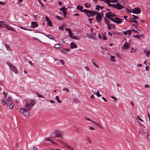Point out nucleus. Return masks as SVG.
Here are the masks:
<instances>
[{
	"mask_svg": "<svg viewBox=\"0 0 150 150\" xmlns=\"http://www.w3.org/2000/svg\"><path fill=\"white\" fill-rule=\"evenodd\" d=\"M35 100H30L25 103V108H20L19 112L23 115L25 117H27L29 115V111L30 110L31 108L35 104Z\"/></svg>",
	"mask_w": 150,
	"mask_h": 150,
	"instance_id": "obj_1",
	"label": "nucleus"
},
{
	"mask_svg": "<svg viewBox=\"0 0 150 150\" xmlns=\"http://www.w3.org/2000/svg\"><path fill=\"white\" fill-rule=\"evenodd\" d=\"M12 99V98L10 96H9L7 99H2L1 100V103L3 106H8V105Z\"/></svg>",
	"mask_w": 150,
	"mask_h": 150,
	"instance_id": "obj_2",
	"label": "nucleus"
},
{
	"mask_svg": "<svg viewBox=\"0 0 150 150\" xmlns=\"http://www.w3.org/2000/svg\"><path fill=\"white\" fill-rule=\"evenodd\" d=\"M83 11L86 13H88L91 15H93V16L98 13V12L95 11H90L86 9L83 10Z\"/></svg>",
	"mask_w": 150,
	"mask_h": 150,
	"instance_id": "obj_3",
	"label": "nucleus"
},
{
	"mask_svg": "<svg viewBox=\"0 0 150 150\" xmlns=\"http://www.w3.org/2000/svg\"><path fill=\"white\" fill-rule=\"evenodd\" d=\"M7 64L13 71L16 74H17L18 73L17 68L13 66L12 64L8 62H7Z\"/></svg>",
	"mask_w": 150,
	"mask_h": 150,
	"instance_id": "obj_4",
	"label": "nucleus"
},
{
	"mask_svg": "<svg viewBox=\"0 0 150 150\" xmlns=\"http://www.w3.org/2000/svg\"><path fill=\"white\" fill-rule=\"evenodd\" d=\"M96 15V21L98 23H100L102 19L100 13L98 12V13Z\"/></svg>",
	"mask_w": 150,
	"mask_h": 150,
	"instance_id": "obj_5",
	"label": "nucleus"
},
{
	"mask_svg": "<svg viewBox=\"0 0 150 150\" xmlns=\"http://www.w3.org/2000/svg\"><path fill=\"white\" fill-rule=\"evenodd\" d=\"M114 8L118 10H120L124 8L120 3H117L116 4H114Z\"/></svg>",
	"mask_w": 150,
	"mask_h": 150,
	"instance_id": "obj_6",
	"label": "nucleus"
},
{
	"mask_svg": "<svg viewBox=\"0 0 150 150\" xmlns=\"http://www.w3.org/2000/svg\"><path fill=\"white\" fill-rule=\"evenodd\" d=\"M132 12L135 14H139L141 12V10L138 8H136L133 9Z\"/></svg>",
	"mask_w": 150,
	"mask_h": 150,
	"instance_id": "obj_7",
	"label": "nucleus"
},
{
	"mask_svg": "<svg viewBox=\"0 0 150 150\" xmlns=\"http://www.w3.org/2000/svg\"><path fill=\"white\" fill-rule=\"evenodd\" d=\"M54 133L56 137H59L61 138H62V135L61 134L60 132L58 130H56Z\"/></svg>",
	"mask_w": 150,
	"mask_h": 150,
	"instance_id": "obj_8",
	"label": "nucleus"
},
{
	"mask_svg": "<svg viewBox=\"0 0 150 150\" xmlns=\"http://www.w3.org/2000/svg\"><path fill=\"white\" fill-rule=\"evenodd\" d=\"M38 25L37 22L35 21H33L31 23V25H30V27L31 28H34L36 27H38Z\"/></svg>",
	"mask_w": 150,
	"mask_h": 150,
	"instance_id": "obj_9",
	"label": "nucleus"
},
{
	"mask_svg": "<svg viewBox=\"0 0 150 150\" xmlns=\"http://www.w3.org/2000/svg\"><path fill=\"white\" fill-rule=\"evenodd\" d=\"M115 23L117 24H120L122 23V19L120 18H119L117 17H116L115 18Z\"/></svg>",
	"mask_w": 150,
	"mask_h": 150,
	"instance_id": "obj_10",
	"label": "nucleus"
},
{
	"mask_svg": "<svg viewBox=\"0 0 150 150\" xmlns=\"http://www.w3.org/2000/svg\"><path fill=\"white\" fill-rule=\"evenodd\" d=\"M70 44L71 48V49L76 48L77 47V45L74 42H71Z\"/></svg>",
	"mask_w": 150,
	"mask_h": 150,
	"instance_id": "obj_11",
	"label": "nucleus"
},
{
	"mask_svg": "<svg viewBox=\"0 0 150 150\" xmlns=\"http://www.w3.org/2000/svg\"><path fill=\"white\" fill-rule=\"evenodd\" d=\"M4 28L8 29V30L12 31H13L15 32L16 30L13 27L8 25L6 27H4Z\"/></svg>",
	"mask_w": 150,
	"mask_h": 150,
	"instance_id": "obj_12",
	"label": "nucleus"
},
{
	"mask_svg": "<svg viewBox=\"0 0 150 150\" xmlns=\"http://www.w3.org/2000/svg\"><path fill=\"white\" fill-rule=\"evenodd\" d=\"M129 47V44L126 42V43L124 45L122 49H124L125 50H126L128 49Z\"/></svg>",
	"mask_w": 150,
	"mask_h": 150,
	"instance_id": "obj_13",
	"label": "nucleus"
},
{
	"mask_svg": "<svg viewBox=\"0 0 150 150\" xmlns=\"http://www.w3.org/2000/svg\"><path fill=\"white\" fill-rule=\"evenodd\" d=\"M83 8V7L80 5H78L76 7L77 9L83 12V10H82Z\"/></svg>",
	"mask_w": 150,
	"mask_h": 150,
	"instance_id": "obj_14",
	"label": "nucleus"
},
{
	"mask_svg": "<svg viewBox=\"0 0 150 150\" xmlns=\"http://www.w3.org/2000/svg\"><path fill=\"white\" fill-rule=\"evenodd\" d=\"M71 38L76 40H79L80 39V37L78 36H71Z\"/></svg>",
	"mask_w": 150,
	"mask_h": 150,
	"instance_id": "obj_15",
	"label": "nucleus"
},
{
	"mask_svg": "<svg viewBox=\"0 0 150 150\" xmlns=\"http://www.w3.org/2000/svg\"><path fill=\"white\" fill-rule=\"evenodd\" d=\"M56 136L55 135V134L54 133H52L50 134V137L52 138H54L56 137Z\"/></svg>",
	"mask_w": 150,
	"mask_h": 150,
	"instance_id": "obj_16",
	"label": "nucleus"
},
{
	"mask_svg": "<svg viewBox=\"0 0 150 150\" xmlns=\"http://www.w3.org/2000/svg\"><path fill=\"white\" fill-rule=\"evenodd\" d=\"M61 51L62 52V53L65 54L66 51H69V50L68 49H63V50H61Z\"/></svg>",
	"mask_w": 150,
	"mask_h": 150,
	"instance_id": "obj_17",
	"label": "nucleus"
},
{
	"mask_svg": "<svg viewBox=\"0 0 150 150\" xmlns=\"http://www.w3.org/2000/svg\"><path fill=\"white\" fill-rule=\"evenodd\" d=\"M57 101V102L60 103H62V101L59 100V97L58 96H56L55 97Z\"/></svg>",
	"mask_w": 150,
	"mask_h": 150,
	"instance_id": "obj_18",
	"label": "nucleus"
},
{
	"mask_svg": "<svg viewBox=\"0 0 150 150\" xmlns=\"http://www.w3.org/2000/svg\"><path fill=\"white\" fill-rule=\"evenodd\" d=\"M0 24H3V25L6 26L7 27L8 26V23L5 21H0Z\"/></svg>",
	"mask_w": 150,
	"mask_h": 150,
	"instance_id": "obj_19",
	"label": "nucleus"
},
{
	"mask_svg": "<svg viewBox=\"0 0 150 150\" xmlns=\"http://www.w3.org/2000/svg\"><path fill=\"white\" fill-rule=\"evenodd\" d=\"M104 20L105 23L107 25H108L109 24L110 21L107 20L106 17L104 18Z\"/></svg>",
	"mask_w": 150,
	"mask_h": 150,
	"instance_id": "obj_20",
	"label": "nucleus"
},
{
	"mask_svg": "<svg viewBox=\"0 0 150 150\" xmlns=\"http://www.w3.org/2000/svg\"><path fill=\"white\" fill-rule=\"evenodd\" d=\"M96 125L101 129L103 128V127H102L99 122L97 123Z\"/></svg>",
	"mask_w": 150,
	"mask_h": 150,
	"instance_id": "obj_21",
	"label": "nucleus"
},
{
	"mask_svg": "<svg viewBox=\"0 0 150 150\" xmlns=\"http://www.w3.org/2000/svg\"><path fill=\"white\" fill-rule=\"evenodd\" d=\"M110 59L112 61L116 62V60L115 59V57L113 56H111L110 57Z\"/></svg>",
	"mask_w": 150,
	"mask_h": 150,
	"instance_id": "obj_22",
	"label": "nucleus"
},
{
	"mask_svg": "<svg viewBox=\"0 0 150 150\" xmlns=\"http://www.w3.org/2000/svg\"><path fill=\"white\" fill-rule=\"evenodd\" d=\"M108 25V28L109 30L111 29V27H112L113 25V24H109Z\"/></svg>",
	"mask_w": 150,
	"mask_h": 150,
	"instance_id": "obj_23",
	"label": "nucleus"
},
{
	"mask_svg": "<svg viewBox=\"0 0 150 150\" xmlns=\"http://www.w3.org/2000/svg\"><path fill=\"white\" fill-rule=\"evenodd\" d=\"M4 45L6 48L7 50H10V47L9 45L7 44H4Z\"/></svg>",
	"mask_w": 150,
	"mask_h": 150,
	"instance_id": "obj_24",
	"label": "nucleus"
},
{
	"mask_svg": "<svg viewBox=\"0 0 150 150\" xmlns=\"http://www.w3.org/2000/svg\"><path fill=\"white\" fill-rule=\"evenodd\" d=\"M84 6L86 8H89L91 6V5L88 3H86L84 4Z\"/></svg>",
	"mask_w": 150,
	"mask_h": 150,
	"instance_id": "obj_25",
	"label": "nucleus"
},
{
	"mask_svg": "<svg viewBox=\"0 0 150 150\" xmlns=\"http://www.w3.org/2000/svg\"><path fill=\"white\" fill-rule=\"evenodd\" d=\"M60 46V45L59 44H55L54 45V47L55 49L59 48Z\"/></svg>",
	"mask_w": 150,
	"mask_h": 150,
	"instance_id": "obj_26",
	"label": "nucleus"
},
{
	"mask_svg": "<svg viewBox=\"0 0 150 150\" xmlns=\"http://www.w3.org/2000/svg\"><path fill=\"white\" fill-rule=\"evenodd\" d=\"M46 36L48 37L49 38L52 40H54V37H52V36L51 35H46Z\"/></svg>",
	"mask_w": 150,
	"mask_h": 150,
	"instance_id": "obj_27",
	"label": "nucleus"
},
{
	"mask_svg": "<svg viewBox=\"0 0 150 150\" xmlns=\"http://www.w3.org/2000/svg\"><path fill=\"white\" fill-rule=\"evenodd\" d=\"M110 2L106 3L108 5L109 7H112L114 8V4H112L109 3Z\"/></svg>",
	"mask_w": 150,
	"mask_h": 150,
	"instance_id": "obj_28",
	"label": "nucleus"
},
{
	"mask_svg": "<svg viewBox=\"0 0 150 150\" xmlns=\"http://www.w3.org/2000/svg\"><path fill=\"white\" fill-rule=\"evenodd\" d=\"M47 25H49L50 27H52V22L51 21L47 22Z\"/></svg>",
	"mask_w": 150,
	"mask_h": 150,
	"instance_id": "obj_29",
	"label": "nucleus"
},
{
	"mask_svg": "<svg viewBox=\"0 0 150 150\" xmlns=\"http://www.w3.org/2000/svg\"><path fill=\"white\" fill-rule=\"evenodd\" d=\"M112 13L110 12H108L105 13V16L107 18L110 17V14H112Z\"/></svg>",
	"mask_w": 150,
	"mask_h": 150,
	"instance_id": "obj_30",
	"label": "nucleus"
},
{
	"mask_svg": "<svg viewBox=\"0 0 150 150\" xmlns=\"http://www.w3.org/2000/svg\"><path fill=\"white\" fill-rule=\"evenodd\" d=\"M3 94L4 95V98H3V99H6V98L7 97V93H6L5 92L3 91Z\"/></svg>",
	"mask_w": 150,
	"mask_h": 150,
	"instance_id": "obj_31",
	"label": "nucleus"
},
{
	"mask_svg": "<svg viewBox=\"0 0 150 150\" xmlns=\"http://www.w3.org/2000/svg\"><path fill=\"white\" fill-rule=\"evenodd\" d=\"M74 101L76 103H78L80 102V101L77 98H74L73 99Z\"/></svg>",
	"mask_w": 150,
	"mask_h": 150,
	"instance_id": "obj_32",
	"label": "nucleus"
},
{
	"mask_svg": "<svg viewBox=\"0 0 150 150\" xmlns=\"http://www.w3.org/2000/svg\"><path fill=\"white\" fill-rule=\"evenodd\" d=\"M68 32L69 33V35L70 37L71 38V36H73L72 33L71 32V30L70 29L68 31Z\"/></svg>",
	"mask_w": 150,
	"mask_h": 150,
	"instance_id": "obj_33",
	"label": "nucleus"
},
{
	"mask_svg": "<svg viewBox=\"0 0 150 150\" xmlns=\"http://www.w3.org/2000/svg\"><path fill=\"white\" fill-rule=\"evenodd\" d=\"M14 105L13 103H11V104H10V106H9V108L10 109H12L13 108Z\"/></svg>",
	"mask_w": 150,
	"mask_h": 150,
	"instance_id": "obj_34",
	"label": "nucleus"
},
{
	"mask_svg": "<svg viewBox=\"0 0 150 150\" xmlns=\"http://www.w3.org/2000/svg\"><path fill=\"white\" fill-rule=\"evenodd\" d=\"M64 25H62V26L59 27V29L61 31H63L64 30Z\"/></svg>",
	"mask_w": 150,
	"mask_h": 150,
	"instance_id": "obj_35",
	"label": "nucleus"
},
{
	"mask_svg": "<svg viewBox=\"0 0 150 150\" xmlns=\"http://www.w3.org/2000/svg\"><path fill=\"white\" fill-rule=\"evenodd\" d=\"M96 94L97 97H100L101 96V95L100 94L98 91H97Z\"/></svg>",
	"mask_w": 150,
	"mask_h": 150,
	"instance_id": "obj_36",
	"label": "nucleus"
},
{
	"mask_svg": "<svg viewBox=\"0 0 150 150\" xmlns=\"http://www.w3.org/2000/svg\"><path fill=\"white\" fill-rule=\"evenodd\" d=\"M133 37L134 38H138V39H139V40L140 39V36L139 35H133Z\"/></svg>",
	"mask_w": 150,
	"mask_h": 150,
	"instance_id": "obj_37",
	"label": "nucleus"
},
{
	"mask_svg": "<svg viewBox=\"0 0 150 150\" xmlns=\"http://www.w3.org/2000/svg\"><path fill=\"white\" fill-rule=\"evenodd\" d=\"M56 17L59 20H61L63 19L62 17L58 16H57Z\"/></svg>",
	"mask_w": 150,
	"mask_h": 150,
	"instance_id": "obj_38",
	"label": "nucleus"
},
{
	"mask_svg": "<svg viewBox=\"0 0 150 150\" xmlns=\"http://www.w3.org/2000/svg\"><path fill=\"white\" fill-rule=\"evenodd\" d=\"M108 18L110 19V20H111L112 22H115V19L114 20L113 18H111L110 17H108Z\"/></svg>",
	"mask_w": 150,
	"mask_h": 150,
	"instance_id": "obj_39",
	"label": "nucleus"
},
{
	"mask_svg": "<svg viewBox=\"0 0 150 150\" xmlns=\"http://www.w3.org/2000/svg\"><path fill=\"white\" fill-rule=\"evenodd\" d=\"M85 119L87 121H89L91 122H92V120H91L90 118H88L86 117H85Z\"/></svg>",
	"mask_w": 150,
	"mask_h": 150,
	"instance_id": "obj_40",
	"label": "nucleus"
},
{
	"mask_svg": "<svg viewBox=\"0 0 150 150\" xmlns=\"http://www.w3.org/2000/svg\"><path fill=\"white\" fill-rule=\"evenodd\" d=\"M60 63L62 64V65H64V62L63 60L62 59H61L60 60Z\"/></svg>",
	"mask_w": 150,
	"mask_h": 150,
	"instance_id": "obj_41",
	"label": "nucleus"
},
{
	"mask_svg": "<svg viewBox=\"0 0 150 150\" xmlns=\"http://www.w3.org/2000/svg\"><path fill=\"white\" fill-rule=\"evenodd\" d=\"M96 6L97 7H98V8H101L102 9H103L104 8L103 7L100 6L98 5H97Z\"/></svg>",
	"mask_w": 150,
	"mask_h": 150,
	"instance_id": "obj_42",
	"label": "nucleus"
},
{
	"mask_svg": "<svg viewBox=\"0 0 150 150\" xmlns=\"http://www.w3.org/2000/svg\"><path fill=\"white\" fill-rule=\"evenodd\" d=\"M103 37V39L105 40H107V38L106 36L104 35H102Z\"/></svg>",
	"mask_w": 150,
	"mask_h": 150,
	"instance_id": "obj_43",
	"label": "nucleus"
},
{
	"mask_svg": "<svg viewBox=\"0 0 150 150\" xmlns=\"http://www.w3.org/2000/svg\"><path fill=\"white\" fill-rule=\"evenodd\" d=\"M63 91H67V92H69V89L67 88H64L63 89Z\"/></svg>",
	"mask_w": 150,
	"mask_h": 150,
	"instance_id": "obj_44",
	"label": "nucleus"
},
{
	"mask_svg": "<svg viewBox=\"0 0 150 150\" xmlns=\"http://www.w3.org/2000/svg\"><path fill=\"white\" fill-rule=\"evenodd\" d=\"M137 118L141 122H142L143 121V120L140 118L139 115H138L137 116Z\"/></svg>",
	"mask_w": 150,
	"mask_h": 150,
	"instance_id": "obj_45",
	"label": "nucleus"
},
{
	"mask_svg": "<svg viewBox=\"0 0 150 150\" xmlns=\"http://www.w3.org/2000/svg\"><path fill=\"white\" fill-rule=\"evenodd\" d=\"M37 95H38V97H39V98H42L43 97V96L42 95H41L40 94H39L38 93H37Z\"/></svg>",
	"mask_w": 150,
	"mask_h": 150,
	"instance_id": "obj_46",
	"label": "nucleus"
},
{
	"mask_svg": "<svg viewBox=\"0 0 150 150\" xmlns=\"http://www.w3.org/2000/svg\"><path fill=\"white\" fill-rule=\"evenodd\" d=\"M133 18H132L131 19H138V17L136 16H135L134 15H133Z\"/></svg>",
	"mask_w": 150,
	"mask_h": 150,
	"instance_id": "obj_47",
	"label": "nucleus"
},
{
	"mask_svg": "<svg viewBox=\"0 0 150 150\" xmlns=\"http://www.w3.org/2000/svg\"><path fill=\"white\" fill-rule=\"evenodd\" d=\"M129 21L130 22H134L135 23H137V22L136 21V20H130Z\"/></svg>",
	"mask_w": 150,
	"mask_h": 150,
	"instance_id": "obj_48",
	"label": "nucleus"
},
{
	"mask_svg": "<svg viewBox=\"0 0 150 150\" xmlns=\"http://www.w3.org/2000/svg\"><path fill=\"white\" fill-rule=\"evenodd\" d=\"M60 142H61V143H62V144H63V145L65 146H67V144H66V143H64V142H62L61 141H60Z\"/></svg>",
	"mask_w": 150,
	"mask_h": 150,
	"instance_id": "obj_49",
	"label": "nucleus"
},
{
	"mask_svg": "<svg viewBox=\"0 0 150 150\" xmlns=\"http://www.w3.org/2000/svg\"><path fill=\"white\" fill-rule=\"evenodd\" d=\"M111 3H116L118 1L117 0H111Z\"/></svg>",
	"mask_w": 150,
	"mask_h": 150,
	"instance_id": "obj_50",
	"label": "nucleus"
},
{
	"mask_svg": "<svg viewBox=\"0 0 150 150\" xmlns=\"http://www.w3.org/2000/svg\"><path fill=\"white\" fill-rule=\"evenodd\" d=\"M93 18H89L88 19V21H89V22L91 23H93V22L92 21L93 20Z\"/></svg>",
	"mask_w": 150,
	"mask_h": 150,
	"instance_id": "obj_51",
	"label": "nucleus"
},
{
	"mask_svg": "<svg viewBox=\"0 0 150 150\" xmlns=\"http://www.w3.org/2000/svg\"><path fill=\"white\" fill-rule=\"evenodd\" d=\"M60 10L61 11H64V6L62 8H60Z\"/></svg>",
	"mask_w": 150,
	"mask_h": 150,
	"instance_id": "obj_52",
	"label": "nucleus"
},
{
	"mask_svg": "<svg viewBox=\"0 0 150 150\" xmlns=\"http://www.w3.org/2000/svg\"><path fill=\"white\" fill-rule=\"evenodd\" d=\"M93 64L97 68H98L99 67V66L97 65L95 62H93Z\"/></svg>",
	"mask_w": 150,
	"mask_h": 150,
	"instance_id": "obj_53",
	"label": "nucleus"
},
{
	"mask_svg": "<svg viewBox=\"0 0 150 150\" xmlns=\"http://www.w3.org/2000/svg\"><path fill=\"white\" fill-rule=\"evenodd\" d=\"M46 21L47 22H48L49 21H50V20L48 18V17L47 16H46Z\"/></svg>",
	"mask_w": 150,
	"mask_h": 150,
	"instance_id": "obj_54",
	"label": "nucleus"
},
{
	"mask_svg": "<svg viewBox=\"0 0 150 150\" xmlns=\"http://www.w3.org/2000/svg\"><path fill=\"white\" fill-rule=\"evenodd\" d=\"M110 17H115L116 15L114 13L110 14Z\"/></svg>",
	"mask_w": 150,
	"mask_h": 150,
	"instance_id": "obj_55",
	"label": "nucleus"
},
{
	"mask_svg": "<svg viewBox=\"0 0 150 150\" xmlns=\"http://www.w3.org/2000/svg\"><path fill=\"white\" fill-rule=\"evenodd\" d=\"M131 30H127V33L129 35H130L131 34Z\"/></svg>",
	"mask_w": 150,
	"mask_h": 150,
	"instance_id": "obj_56",
	"label": "nucleus"
},
{
	"mask_svg": "<svg viewBox=\"0 0 150 150\" xmlns=\"http://www.w3.org/2000/svg\"><path fill=\"white\" fill-rule=\"evenodd\" d=\"M87 13V15L88 17L93 16V15H91V14H88V13Z\"/></svg>",
	"mask_w": 150,
	"mask_h": 150,
	"instance_id": "obj_57",
	"label": "nucleus"
},
{
	"mask_svg": "<svg viewBox=\"0 0 150 150\" xmlns=\"http://www.w3.org/2000/svg\"><path fill=\"white\" fill-rule=\"evenodd\" d=\"M63 13V15L65 17H66V14H67V13L65 11H63L62 12Z\"/></svg>",
	"mask_w": 150,
	"mask_h": 150,
	"instance_id": "obj_58",
	"label": "nucleus"
},
{
	"mask_svg": "<svg viewBox=\"0 0 150 150\" xmlns=\"http://www.w3.org/2000/svg\"><path fill=\"white\" fill-rule=\"evenodd\" d=\"M50 139L48 137L46 138L45 139V141H49V142L50 141Z\"/></svg>",
	"mask_w": 150,
	"mask_h": 150,
	"instance_id": "obj_59",
	"label": "nucleus"
},
{
	"mask_svg": "<svg viewBox=\"0 0 150 150\" xmlns=\"http://www.w3.org/2000/svg\"><path fill=\"white\" fill-rule=\"evenodd\" d=\"M126 11L128 13H130V12L129 11V9L128 8H126Z\"/></svg>",
	"mask_w": 150,
	"mask_h": 150,
	"instance_id": "obj_60",
	"label": "nucleus"
},
{
	"mask_svg": "<svg viewBox=\"0 0 150 150\" xmlns=\"http://www.w3.org/2000/svg\"><path fill=\"white\" fill-rule=\"evenodd\" d=\"M111 98H112V99H114L115 100H117L116 98H115V97L114 96H111Z\"/></svg>",
	"mask_w": 150,
	"mask_h": 150,
	"instance_id": "obj_61",
	"label": "nucleus"
},
{
	"mask_svg": "<svg viewBox=\"0 0 150 150\" xmlns=\"http://www.w3.org/2000/svg\"><path fill=\"white\" fill-rule=\"evenodd\" d=\"M108 35L112 37V33L110 32H108Z\"/></svg>",
	"mask_w": 150,
	"mask_h": 150,
	"instance_id": "obj_62",
	"label": "nucleus"
},
{
	"mask_svg": "<svg viewBox=\"0 0 150 150\" xmlns=\"http://www.w3.org/2000/svg\"><path fill=\"white\" fill-rule=\"evenodd\" d=\"M50 142L51 143H52V144H55V143L53 141H52V140L51 139H50Z\"/></svg>",
	"mask_w": 150,
	"mask_h": 150,
	"instance_id": "obj_63",
	"label": "nucleus"
},
{
	"mask_svg": "<svg viewBox=\"0 0 150 150\" xmlns=\"http://www.w3.org/2000/svg\"><path fill=\"white\" fill-rule=\"evenodd\" d=\"M89 129H91V130H93L94 129V128L93 127H92V126H90L89 127Z\"/></svg>",
	"mask_w": 150,
	"mask_h": 150,
	"instance_id": "obj_64",
	"label": "nucleus"
}]
</instances>
